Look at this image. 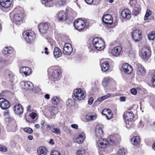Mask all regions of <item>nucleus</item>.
<instances>
[{
	"instance_id": "obj_1",
	"label": "nucleus",
	"mask_w": 155,
	"mask_h": 155,
	"mask_svg": "<svg viewBox=\"0 0 155 155\" xmlns=\"http://www.w3.org/2000/svg\"><path fill=\"white\" fill-rule=\"evenodd\" d=\"M10 15L12 16V21L16 22V23L21 24L22 23L23 20V14L20 12L19 9L18 8H15L13 11L12 12Z\"/></svg>"
},
{
	"instance_id": "obj_2",
	"label": "nucleus",
	"mask_w": 155,
	"mask_h": 155,
	"mask_svg": "<svg viewBox=\"0 0 155 155\" xmlns=\"http://www.w3.org/2000/svg\"><path fill=\"white\" fill-rule=\"evenodd\" d=\"M92 44L95 48L98 51L103 50L105 47L104 41L99 37H96L93 40Z\"/></svg>"
},
{
	"instance_id": "obj_3",
	"label": "nucleus",
	"mask_w": 155,
	"mask_h": 155,
	"mask_svg": "<svg viewBox=\"0 0 155 155\" xmlns=\"http://www.w3.org/2000/svg\"><path fill=\"white\" fill-rule=\"evenodd\" d=\"M85 91L81 88L75 89L73 91L72 97L74 99L76 100H81L85 97Z\"/></svg>"
},
{
	"instance_id": "obj_4",
	"label": "nucleus",
	"mask_w": 155,
	"mask_h": 155,
	"mask_svg": "<svg viewBox=\"0 0 155 155\" xmlns=\"http://www.w3.org/2000/svg\"><path fill=\"white\" fill-rule=\"evenodd\" d=\"M48 73L51 79H57L59 77L60 71L56 66H51L48 69Z\"/></svg>"
},
{
	"instance_id": "obj_5",
	"label": "nucleus",
	"mask_w": 155,
	"mask_h": 155,
	"mask_svg": "<svg viewBox=\"0 0 155 155\" xmlns=\"http://www.w3.org/2000/svg\"><path fill=\"white\" fill-rule=\"evenodd\" d=\"M23 35L25 40L28 43L33 40L36 37L34 31L29 30L24 31Z\"/></svg>"
},
{
	"instance_id": "obj_6",
	"label": "nucleus",
	"mask_w": 155,
	"mask_h": 155,
	"mask_svg": "<svg viewBox=\"0 0 155 155\" xmlns=\"http://www.w3.org/2000/svg\"><path fill=\"white\" fill-rule=\"evenodd\" d=\"M75 27L79 31L83 30L85 27V21L80 18L76 20L74 22Z\"/></svg>"
},
{
	"instance_id": "obj_7",
	"label": "nucleus",
	"mask_w": 155,
	"mask_h": 155,
	"mask_svg": "<svg viewBox=\"0 0 155 155\" xmlns=\"http://www.w3.org/2000/svg\"><path fill=\"white\" fill-rule=\"evenodd\" d=\"M141 57L144 59L147 60L150 57L151 55V51L150 49L147 47H143L141 50Z\"/></svg>"
},
{
	"instance_id": "obj_8",
	"label": "nucleus",
	"mask_w": 155,
	"mask_h": 155,
	"mask_svg": "<svg viewBox=\"0 0 155 155\" xmlns=\"http://www.w3.org/2000/svg\"><path fill=\"white\" fill-rule=\"evenodd\" d=\"M21 84L22 87L25 89L32 90L35 92H36L35 91L33 87V84L30 81H22L21 83Z\"/></svg>"
},
{
	"instance_id": "obj_9",
	"label": "nucleus",
	"mask_w": 155,
	"mask_h": 155,
	"mask_svg": "<svg viewBox=\"0 0 155 155\" xmlns=\"http://www.w3.org/2000/svg\"><path fill=\"white\" fill-rule=\"evenodd\" d=\"M10 106V103L8 101L4 98H0V107L2 110L7 109Z\"/></svg>"
},
{
	"instance_id": "obj_10",
	"label": "nucleus",
	"mask_w": 155,
	"mask_h": 155,
	"mask_svg": "<svg viewBox=\"0 0 155 155\" xmlns=\"http://www.w3.org/2000/svg\"><path fill=\"white\" fill-rule=\"evenodd\" d=\"M141 31L139 30H134L132 34V38L135 42L140 41L142 38Z\"/></svg>"
},
{
	"instance_id": "obj_11",
	"label": "nucleus",
	"mask_w": 155,
	"mask_h": 155,
	"mask_svg": "<svg viewBox=\"0 0 155 155\" xmlns=\"http://www.w3.org/2000/svg\"><path fill=\"white\" fill-rule=\"evenodd\" d=\"M73 48L71 44L66 43L65 44L63 48V53L66 55H70L72 52Z\"/></svg>"
},
{
	"instance_id": "obj_12",
	"label": "nucleus",
	"mask_w": 155,
	"mask_h": 155,
	"mask_svg": "<svg viewBox=\"0 0 155 155\" xmlns=\"http://www.w3.org/2000/svg\"><path fill=\"white\" fill-rule=\"evenodd\" d=\"M108 140L110 144H113L119 142L120 140V137L117 134L111 135L109 137Z\"/></svg>"
},
{
	"instance_id": "obj_13",
	"label": "nucleus",
	"mask_w": 155,
	"mask_h": 155,
	"mask_svg": "<svg viewBox=\"0 0 155 155\" xmlns=\"http://www.w3.org/2000/svg\"><path fill=\"white\" fill-rule=\"evenodd\" d=\"M38 27L39 32L41 34H45L48 28V26L47 23H42L40 24Z\"/></svg>"
},
{
	"instance_id": "obj_14",
	"label": "nucleus",
	"mask_w": 155,
	"mask_h": 155,
	"mask_svg": "<svg viewBox=\"0 0 155 155\" xmlns=\"http://www.w3.org/2000/svg\"><path fill=\"white\" fill-rule=\"evenodd\" d=\"M134 116V114L133 112L131 111H127L124 113L123 115V118L125 121H131Z\"/></svg>"
},
{
	"instance_id": "obj_15",
	"label": "nucleus",
	"mask_w": 155,
	"mask_h": 155,
	"mask_svg": "<svg viewBox=\"0 0 155 155\" xmlns=\"http://www.w3.org/2000/svg\"><path fill=\"white\" fill-rule=\"evenodd\" d=\"M103 22L105 24L111 25L113 23V18L111 15L107 14L104 15L102 19Z\"/></svg>"
},
{
	"instance_id": "obj_16",
	"label": "nucleus",
	"mask_w": 155,
	"mask_h": 155,
	"mask_svg": "<svg viewBox=\"0 0 155 155\" xmlns=\"http://www.w3.org/2000/svg\"><path fill=\"white\" fill-rule=\"evenodd\" d=\"M122 50V48L120 46H117L111 50V53L115 57L119 56Z\"/></svg>"
},
{
	"instance_id": "obj_17",
	"label": "nucleus",
	"mask_w": 155,
	"mask_h": 155,
	"mask_svg": "<svg viewBox=\"0 0 155 155\" xmlns=\"http://www.w3.org/2000/svg\"><path fill=\"white\" fill-rule=\"evenodd\" d=\"M146 70L144 67L141 64L137 65V74L139 76H143L145 74Z\"/></svg>"
},
{
	"instance_id": "obj_18",
	"label": "nucleus",
	"mask_w": 155,
	"mask_h": 155,
	"mask_svg": "<svg viewBox=\"0 0 155 155\" xmlns=\"http://www.w3.org/2000/svg\"><path fill=\"white\" fill-rule=\"evenodd\" d=\"M122 68L124 72L128 74L131 73L133 71L131 66L127 63L123 64Z\"/></svg>"
},
{
	"instance_id": "obj_19",
	"label": "nucleus",
	"mask_w": 155,
	"mask_h": 155,
	"mask_svg": "<svg viewBox=\"0 0 155 155\" xmlns=\"http://www.w3.org/2000/svg\"><path fill=\"white\" fill-rule=\"evenodd\" d=\"M109 143L105 139L100 138L98 140L97 144L98 146L102 148H105L108 146Z\"/></svg>"
},
{
	"instance_id": "obj_20",
	"label": "nucleus",
	"mask_w": 155,
	"mask_h": 155,
	"mask_svg": "<svg viewBox=\"0 0 155 155\" xmlns=\"http://www.w3.org/2000/svg\"><path fill=\"white\" fill-rule=\"evenodd\" d=\"M15 113L17 115H19L23 112V109L21 105L16 104L13 107Z\"/></svg>"
},
{
	"instance_id": "obj_21",
	"label": "nucleus",
	"mask_w": 155,
	"mask_h": 155,
	"mask_svg": "<svg viewBox=\"0 0 155 155\" xmlns=\"http://www.w3.org/2000/svg\"><path fill=\"white\" fill-rule=\"evenodd\" d=\"M85 135L84 132L80 133L76 139L77 142L79 144H81L83 143L85 138Z\"/></svg>"
},
{
	"instance_id": "obj_22",
	"label": "nucleus",
	"mask_w": 155,
	"mask_h": 155,
	"mask_svg": "<svg viewBox=\"0 0 155 155\" xmlns=\"http://www.w3.org/2000/svg\"><path fill=\"white\" fill-rule=\"evenodd\" d=\"M121 15L123 18L127 19H129L131 16L130 11L127 9H124L122 11Z\"/></svg>"
},
{
	"instance_id": "obj_23",
	"label": "nucleus",
	"mask_w": 155,
	"mask_h": 155,
	"mask_svg": "<svg viewBox=\"0 0 155 155\" xmlns=\"http://www.w3.org/2000/svg\"><path fill=\"white\" fill-rule=\"evenodd\" d=\"M11 0H0V5L3 7L8 8L11 5Z\"/></svg>"
},
{
	"instance_id": "obj_24",
	"label": "nucleus",
	"mask_w": 155,
	"mask_h": 155,
	"mask_svg": "<svg viewBox=\"0 0 155 155\" xmlns=\"http://www.w3.org/2000/svg\"><path fill=\"white\" fill-rule=\"evenodd\" d=\"M20 73L24 74L26 76H27L30 74L31 70L28 67H24L20 68Z\"/></svg>"
},
{
	"instance_id": "obj_25",
	"label": "nucleus",
	"mask_w": 155,
	"mask_h": 155,
	"mask_svg": "<svg viewBox=\"0 0 155 155\" xmlns=\"http://www.w3.org/2000/svg\"><path fill=\"white\" fill-rule=\"evenodd\" d=\"M54 57L55 58H58L62 56V53L60 49L58 47H55L53 52Z\"/></svg>"
},
{
	"instance_id": "obj_26",
	"label": "nucleus",
	"mask_w": 155,
	"mask_h": 155,
	"mask_svg": "<svg viewBox=\"0 0 155 155\" xmlns=\"http://www.w3.org/2000/svg\"><path fill=\"white\" fill-rule=\"evenodd\" d=\"M95 135L98 137H101L103 136V131L101 127L97 126L95 130Z\"/></svg>"
},
{
	"instance_id": "obj_27",
	"label": "nucleus",
	"mask_w": 155,
	"mask_h": 155,
	"mask_svg": "<svg viewBox=\"0 0 155 155\" xmlns=\"http://www.w3.org/2000/svg\"><path fill=\"white\" fill-rule=\"evenodd\" d=\"M47 152V150L43 146H40L37 149V153L39 155H45Z\"/></svg>"
},
{
	"instance_id": "obj_28",
	"label": "nucleus",
	"mask_w": 155,
	"mask_h": 155,
	"mask_svg": "<svg viewBox=\"0 0 155 155\" xmlns=\"http://www.w3.org/2000/svg\"><path fill=\"white\" fill-rule=\"evenodd\" d=\"M13 51V48L11 47H6L2 51V52L5 54L9 55L12 54Z\"/></svg>"
},
{
	"instance_id": "obj_29",
	"label": "nucleus",
	"mask_w": 155,
	"mask_h": 155,
	"mask_svg": "<svg viewBox=\"0 0 155 155\" xmlns=\"http://www.w3.org/2000/svg\"><path fill=\"white\" fill-rule=\"evenodd\" d=\"M58 20L62 21L66 19V15L65 12L63 11L59 12L58 14Z\"/></svg>"
},
{
	"instance_id": "obj_30",
	"label": "nucleus",
	"mask_w": 155,
	"mask_h": 155,
	"mask_svg": "<svg viewBox=\"0 0 155 155\" xmlns=\"http://www.w3.org/2000/svg\"><path fill=\"white\" fill-rule=\"evenodd\" d=\"M110 66L108 62L105 61L102 63L101 65L102 70L104 72L107 71L109 69Z\"/></svg>"
},
{
	"instance_id": "obj_31",
	"label": "nucleus",
	"mask_w": 155,
	"mask_h": 155,
	"mask_svg": "<svg viewBox=\"0 0 155 155\" xmlns=\"http://www.w3.org/2000/svg\"><path fill=\"white\" fill-rule=\"evenodd\" d=\"M42 4H45L47 7H50L52 5L53 0H41Z\"/></svg>"
},
{
	"instance_id": "obj_32",
	"label": "nucleus",
	"mask_w": 155,
	"mask_h": 155,
	"mask_svg": "<svg viewBox=\"0 0 155 155\" xmlns=\"http://www.w3.org/2000/svg\"><path fill=\"white\" fill-rule=\"evenodd\" d=\"M97 118L96 114H88L86 116V119L88 120H94Z\"/></svg>"
},
{
	"instance_id": "obj_33",
	"label": "nucleus",
	"mask_w": 155,
	"mask_h": 155,
	"mask_svg": "<svg viewBox=\"0 0 155 155\" xmlns=\"http://www.w3.org/2000/svg\"><path fill=\"white\" fill-rule=\"evenodd\" d=\"M51 101L53 104L56 105L60 103V98L58 97L54 96L51 99Z\"/></svg>"
},
{
	"instance_id": "obj_34",
	"label": "nucleus",
	"mask_w": 155,
	"mask_h": 155,
	"mask_svg": "<svg viewBox=\"0 0 155 155\" xmlns=\"http://www.w3.org/2000/svg\"><path fill=\"white\" fill-rule=\"evenodd\" d=\"M140 140L139 136L134 137L131 139V142L132 144L134 145L138 143Z\"/></svg>"
},
{
	"instance_id": "obj_35",
	"label": "nucleus",
	"mask_w": 155,
	"mask_h": 155,
	"mask_svg": "<svg viewBox=\"0 0 155 155\" xmlns=\"http://www.w3.org/2000/svg\"><path fill=\"white\" fill-rule=\"evenodd\" d=\"M110 79V78L108 77L105 78L103 79L102 81V84L104 87H106L108 85Z\"/></svg>"
},
{
	"instance_id": "obj_36",
	"label": "nucleus",
	"mask_w": 155,
	"mask_h": 155,
	"mask_svg": "<svg viewBox=\"0 0 155 155\" xmlns=\"http://www.w3.org/2000/svg\"><path fill=\"white\" fill-rule=\"evenodd\" d=\"M141 9L140 6H138L137 7V5L134 8V10L133 11V15H137L139 13Z\"/></svg>"
},
{
	"instance_id": "obj_37",
	"label": "nucleus",
	"mask_w": 155,
	"mask_h": 155,
	"mask_svg": "<svg viewBox=\"0 0 155 155\" xmlns=\"http://www.w3.org/2000/svg\"><path fill=\"white\" fill-rule=\"evenodd\" d=\"M150 73H152V74H153L151 80V82L152 86H153V87H155V74H154L155 72L154 71V70H153L150 71Z\"/></svg>"
},
{
	"instance_id": "obj_38",
	"label": "nucleus",
	"mask_w": 155,
	"mask_h": 155,
	"mask_svg": "<svg viewBox=\"0 0 155 155\" xmlns=\"http://www.w3.org/2000/svg\"><path fill=\"white\" fill-rule=\"evenodd\" d=\"M127 153V150L124 148L119 149L117 152V155H125Z\"/></svg>"
},
{
	"instance_id": "obj_39",
	"label": "nucleus",
	"mask_w": 155,
	"mask_h": 155,
	"mask_svg": "<svg viewBox=\"0 0 155 155\" xmlns=\"http://www.w3.org/2000/svg\"><path fill=\"white\" fill-rule=\"evenodd\" d=\"M110 96V94H108L106 95L101 97H100L98 98L97 99V101H96L94 103H95L96 102H97V101L98 102L107 99L109 98Z\"/></svg>"
},
{
	"instance_id": "obj_40",
	"label": "nucleus",
	"mask_w": 155,
	"mask_h": 155,
	"mask_svg": "<svg viewBox=\"0 0 155 155\" xmlns=\"http://www.w3.org/2000/svg\"><path fill=\"white\" fill-rule=\"evenodd\" d=\"M85 153V150L84 148H81L79 149L76 153L77 155H83Z\"/></svg>"
},
{
	"instance_id": "obj_41",
	"label": "nucleus",
	"mask_w": 155,
	"mask_h": 155,
	"mask_svg": "<svg viewBox=\"0 0 155 155\" xmlns=\"http://www.w3.org/2000/svg\"><path fill=\"white\" fill-rule=\"evenodd\" d=\"M147 36L149 40H154L155 38V31H152L150 34H148L147 35Z\"/></svg>"
},
{
	"instance_id": "obj_42",
	"label": "nucleus",
	"mask_w": 155,
	"mask_h": 155,
	"mask_svg": "<svg viewBox=\"0 0 155 155\" xmlns=\"http://www.w3.org/2000/svg\"><path fill=\"white\" fill-rule=\"evenodd\" d=\"M66 104L67 106L71 107L74 105V101L72 99H68L66 102Z\"/></svg>"
},
{
	"instance_id": "obj_43",
	"label": "nucleus",
	"mask_w": 155,
	"mask_h": 155,
	"mask_svg": "<svg viewBox=\"0 0 155 155\" xmlns=\"http://www.w3.org/2000/svg\"><path fill=\"white\" fill-rule=\"evenodd\" d=\"M151 12L150 11L149 9L147 10L146 11L145 15L144 17V20H147L148 18L149 17V16L151 15Z\"/></svg>"
},
{
	"instance_id": "obj_44",
	"label": "nucleus",
	"mask_w": 155,
	"mask_h": 155,
	"mask_svg": "<svg viewBox=\"0 0 155 155\" xmlns=\"http://www.w3.org/2000/svg\"><path fill=\"white\" fill-rule=\"evenodd\" d=\"M24 131L26 133H28L30 134H31L33 133V130L29 127H26L24 128Z\"/></svg>"
},
{
	"instance_id": "obj_45",
	"label": "nucleus",
	"mask_w": 155,
	"mask_h": 155,
	"mask_svg": "<svg viewBox=\"0 0 155 155\" xmlns=\"http://www.w3.org/2000/svg\"><path fill=\"white\" fill-rule=\"evenodd\" d=\"M126 123V127L128 128L129 129L132 127V123L131 121H125Z\"/></svg>"
},
{
	"instance_id": "obj_46",
	"label": "nucleus",
	"mask_w": 155,
	"mask_h": 155,
	"mask_svg": "<svg viewBox=\"0 0 155 155\" xmlns=\"http://www.w3.org/2000/svg\"><path fill=\"white\" fill-rule=\"evenodd\" d=\"M51 131L52 132L58 134H59L61 133L60 130L59 129L56 128H53L51 130Z\"/></svg>"
},
{
	"instance_id": "obj_47",
	"label": "nucleus",
	"mask_w": 155,
	"mask_h": 155,
	"mask_svg": "<svg viewBox=\"0 0 155 155\" xmlns=\"http://www.w3.org/2000/svg\"><path fill=\"white\" fill-rule=\"evenodd\" d=\"M137 0H130V4L132 7L135 6L137 3Z\"/></svg>"
},
{
	"instance_id": "obj_48",
	"label": "nucleus",
	"mask_w": 155,
	"mask_h": 155,
	"mask_svg": "<svg viewBox=\"0 0 155 155\" xmlns=\"http://www.w3.org/2000/svg\"><path fill=\"white\" fill-rule=\"evenodd\" d=\"M7 148L5 146L0 145V151H1L5 152L7 151Z\"/></svg>"
},
{
	"instance_id": "obj_49",
	"label": "nucleus",
	"mask_w": 155,
	"mask_h": 155,
	"mask_svg": "<svg viewBox=\"0 0 155 155\" xmlns=\"http://www.w3.org/2000/svg\"><path fill=\"white\" fill-rule=\"evenodd\" d=\"M51 155H61V153L59 151L54 150L51 152Z\"/></svg>"
},
{
	"instance_id": "obj_50",
	"label": "nucleus",
	"mask_w": 155,
	"mask_h": 155,
	"mask_svg": "<svg viewBox=\"0 0 155 155\" xmlns=\"http://www.w3.org/2000/svg\"><path fill=\"white\" fill-rule=\"evenodd\" d=\"M29 116L33 120L37 116L36 113L34 112H32L30 114Z\"/></svg>"
},
{
	"instance_id": "obj_51",
	"label": "nucleus",
	"mask_w": 155,
	"mask_h": 155,
	"mask_svg": "<svg viewBox=\"0 0 155 155\" xmlns=\"http://www.w3.org/2000/svg\"><path fill=\"white\" fill-rule=\"evenodd\" d=\"M8 77L10 79H12L14 77V74L11 71H9L8 73Z\"/></svg>"
},
{
	"instance_id": "obj_52",
	"label": "nucleus",
	"mask_w": 155,
	"mask_h": 155,
	"mask_svg": "<svg viewBox=\"0 0 155 155\" xmlns=\"http://www.w3.org/2000/svg\"><path fill=\"white\" fill-rule=\"evenodd\" d=\"M94 101V99L93 97H90V98L89 99V100L88 101V104H89L91 105Z\"/></svg>"
},
{
	"instance_id": "obj_53",
	"label": "nucleus",
	"mask_w": 155,
	"mask_h": 155,
	"mask_svg": "<svg viewBox=\"0 0 155 155\" xmlns=\"http://www.w3.org/2000/svg\"><path fill=\"white\" fill-rule=\"evenodd\" d=\"M108 114L109 116H108L106 114H105V115L106 116V117H107V119L108 120H109L112 117V114L110 112H108Z\"/></svg>"
},
{
	"instance_id": "obj_54",
	"label": "nucleus",
	"mask_w": 155,
	"mask_h": 155,
	"mask_svg": "<svg viewBox=\"0 0 155 155\" xmlns=\"http://www.w3.org/2000/svg\"><path fill=\"white\" fill-rule=\"evenodd\" d=\"M131 93L133 95H136L137 94L136 89L135 88H133L130 91Z\"/></svg>"
},
{
	"instance_id": "obj_55",
	"label": "nucleus",
	"mask_w": 155,
	"mask_h": 155,
	"mask_svg": "<svg viewBox=\"0 0 155 155\" xmlns=\"http://www.w3.org/2000/svg\"><path fill=\"white\" fill-rule=\"evenodd\" d=\"M86 3L88 5H91L93 2V0H84Z\"/></svg>"
},
{
	"instance_id": "obj_56",
	"label": "nucleus",
	"mask_w": 155,
	"mask_h": 155,
	"mask_svg": "<svg viewBox=\"0 0 155 155\" xmlns=\"http://www.w3.org/2000/svg\"><path fill=\"white\" fill-rule=\"evenodd\" d=\"M71 127L72 128L76 129H77L78 128V126L77 124H72L71 125Z\"/></svg>"
},
{
	"instance_id": "obj_57",
	"label": "nucleus",
	"mask_w": 155,
	"mask_h": 155,
	"mask_svg": "<svg viewBox=\"0 0 155 155\" xmlns=\"http://www.w3.org/2000/svg\"><path fill=\"white\" fill-rule=\"evenodd\" d=\"M47 128H49L50 129V130H51V127H54V125L53 124H47Z\"/></svg>"
},
{
	"instance_id": "obj_58",
	"label": "nucleus",
	"mask_w": 155,
	"mask_h": 155,
	"mask_svg": "<svg viewBox=\"0 0 155 155\" xmlns=\"http://www.w3.org/2000/svg\"><path fill=\"white\" fill-rule=\"evenodd\" d=\"M120 101L124 102L126 101V98L124 97H120Z\"/></svg>"
},
{
	"instance_id": "obj_59",
	"label": "nucleus",
	"mask_w": 155,
	"mask_h": 155,
	"mask_svg": "<svg viewBox=\"0 0 155 155\" xmlns=\"http://www.w3.org/2000/svg\"><path fill=\"white\" fill-rule=\"evenodd\" d=\"M45 98L48 100L50 98V95L48 94H46L45 96Z\"/></svg>"
},
{
	"instance_id": "obj_60",
	"label": "nucleus",
	"mask_w": 155,
	"mask_h": 155,
	"mask_svg": "<svg viewBox=\"0 0 155 155\" xmlns=\"http://www.w3.org/2000/svg\"><path fill=\"white\" fill-rule=\"evenodd\" d=\"M48 50V48H47V47L45 48V54H46L47 55H48L49 54V52H48V51H47Z\"/></svg>"
},
{
	"instance_id": "obj_61",
	"label": "nucleus",
	"mask_w": 155,
	"mask_h": 155,
	"mask_svg": "<svg viewBox=\"0 0 155 155\" xmlns=\"http://www.w3.org/2000/svg\"><path fill=\"white\" fill-rule=\"evenodd\" d=\"M35 127L36 128V129H39L40 127V126L39 124H37L35 125Z\"/></svg>"
},
{
	"instance_id": "obj_62",
	"label": "nucleus",
	"mask_w": 155,
	"mask_h": 155,
	"mask_svg": "<svg viewBox=\"0 0 155 155\" xmlns=\"http://www.w3.org/2000/svg\"><path fill=\"white\" fill-rule=\"evenodd\" d=\"M49 143L51 144H52V145L54 144V142L53 141V140L52 139H51L49 142Z\"/></svg>"
},
{
	"instance_id": "obj_63",
	"label": "nucleus",
	"mask_w": 155,
	"mask_h": 155,
	"mask_svg": "<svg viewBox=\"0 0 155 155\" xmlns=\"http://www.w3.org/2000/svg\"><path fill=\"white\" fill-rule=\"evenodd\" d=\"M28 139L30 140H32L33 139V137L31 135H29L28 137Z\"/></svg>"
},
{
	"instance_id": "obj_64",
	"label": "nucleus",
	"mask_w": 155,
	"mask_h": 155,
	"mask_svg": "<svg viewBox=\"0 0 155 155\" xmlns=\"http://www.w3.org/2000/svg\"><path fill=\"white\" fill-rule=\"evenodd\" d=\"M152 148L153 150H155V141L153 143V144Z\"/></svg>"
}]
</instances>
